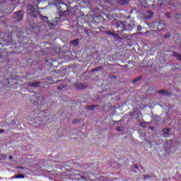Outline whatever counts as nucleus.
I'll use <instances>...</instances> for the list:
<instances>
[{
	"label": "nucleus",
	"mask_w": 181,
	"mask_h": 181,
	"mask_svg": "<svg viewBox=\"0 0 181 181\" xmlns=\"http://www.w3.org/2000/svg\"><path fill=\"white\" fill-rule=\"evenodd\" d=\"M23 177H25V175H18L16 176V179H23Z\"/></svg>",
	"instance_id": "nucleus-8"
},
{
	"label": "nucleus",
	"mask_w": 181,
	"mask_h": 181,
	"mask_svg": "<svg viewBox=\"0 0 181 181\" xmlns=\"http://www.w3.org/2000/svg\"><path fill=\"white\" fill-rule=\"evenodd\" d=\"M88 170L85 173H83V176H81V179L83 181H94V180L91 179V177H94L95 176V174L97 173V168H93V165L91 167H88Z\"/></svg>",
	"instance_id": "nucleus-1"
},
{
	"label": "nucleus",
	"mask_w": 181,
	"mask_h": 181,
	"mask_svg": "<svg viewBox=\"0 0 181 181\" xmlns=\"http://www.w3.org/2000/svg\"><path fill=\"white\" fill-rule=\"evenodd\" d=\"M17 169H23L22 167H16Z\"/></svg>",
	"instance_id": "nucleus-16"
},
{
	"label": "nucleus",
	"mask_w": 181,
	"mask_h": 181,
	"mask_svg": "<svg viewBox=\"0 0 181 181\" xmlns=\"http://www.w3.org/2000/svg\"><path fill=\"white\" fill-rule=\"evenodd\" d=\"M153 0H147V6H145V8H152L153 6Z\"/></svg>",
	"instance_id": "nucleus-3"
},
{
	"label": "nucleus",
	"mask_w": 181,
	"mask_h": 181,
	"mask_svg": "<svg viewBox=\"0 0 181 181\" xmlns=\"http://www.w3.org/2000/svg\"><path fill=\"white\" fill-rule=\"evenodd\" d=\"M166 17H167V18H170V13H167V14H166Z\"/></svg>",
	"instance_id": "nucleus-14"
},
{
	"label": "nucleus",
	"mask_w": 181,
	"mask_h": 181,
	"mask_svg": "<svg viewBox=\"0 0 181 181\" xmlns=\"http://www.w3.org/2000/svg\"><path fill=\"white\" fill-rule=\"evenodd\" d=\"M43 21H45L46 22H47V17H43Z\"/></svg>",
	"instance_id": "nucleus-13"
},
{
	"label": "nucleus",
	"mask_w": 181,
	"mask_h": 181,
	"mask_svg": "<svg viewBox=\"0 0 181 181\" xmlns=\"http://www.w3.org/2000/svg\"><path fill=\"white\" fill-rule=\"evenodd\" d=\"M141 78H142V76H140L139 78H136V79H134L133 81V83H136L137 81H139V80H141Z\"/></svg>",
	"instance_id": "nucleus-10"
},
{
	"label": "nucleus",
	"mask_w": 181,
	"mask_h": 181,
	"mask_svg": "<svg viewBox=\"0 0 181 181\" xmlns=\"http://www.w3.org/2000/svg\"><path fill=\"white\" fill-rule=\"evenodd\" d=\"M107 35H115V33H111V32H110V31L107 32Z\"/></svg>",
	"instance_id": "nucleus-11"
},
{
	"label": "nucleus",
	"mask_w": 181,
	"mask_h": 181,
	"mask_svg": "<svg viewBox=\"0 0 181 181\" xmlns=\"http://www.w3.org/2000/svg\"><path fill=\"white\" fill-rule=\"evenodd\" d=\"M159 1V2H160V0H158Z\"/></svg>",
	"instance_id": "nucleus-19"
},
{
	"label": "nucleus",
	"mask_w": 181,
	"mask_h": 181,
	"mask_svg": "<svg viewBox=\"0 0 181 181\" xmlns=\"http://www.w3.org/2000/svg\"><path fill=\"white\" fill-rule=\"evenodd\" d=\"M71 44L74 46H78V40H72L71 42Z\"/></svg>",
	"instance_id": "nucleus-5"
},
{
	"label": "nucleus",
	"mask_w": 181,
	"mask_h": 181,
	"mask_svg": "<svg viewBox=\"0 0 181 181\" xmlns=\"http://www.w3.org/2000/svg\"><path fill=\"white\" fill-rule=\"evenodd\" d=\"M160 94H163L164 95H166L167 93L166 90H161L158 92Z\"/></svg>",
	"instance_id": "nucleus-9"
},
{
	"label": "nucleus",
	"mask_w": 181,
	"mask_h": 181,
	"mask_svg": "<svg viewBox=\"0 0 181 181\" xmlns=\"http://www.w3.org/2000/svg\"><path fill=\"white\" fill-rule=\"evenodd\" d=\"M8 158H9V159H13V156H10Z\"/></svg>",
	"instance_id": "nucleus-15"
},
{
	"label": "nucleus",
	"mask_w": 181,
	"mask_h": 181,
	"mask_svg": "<svg viewBox=\"0 0 181 181\" xmlns=\"http://www.w3.org/2000/svg\"><path fill=\"white\" fill-rule=\"evenodd\" d=\"M96 70H97V71H99V70H98V69H97Z\"/></svg>",
	"instance_id": "nucleus-18"
},
{
	"label": "nucleus",
	"mask_w": 181,
	"mask_h": 181,
	"mask_svg": "<svg viewBox=\"0 0 181 181\" xmlns=\"http://www.w3.org/2000/svg\"><path fill=\"white\" fill-rule=\"evenodd\" d=\"M30 8L31 9L32 12H33V7H30Z\"/></svg>",
	"instance_id": "nucleus-17"
},
{
	"label": "nucleus",
	"mask_w": 181,
	"mask_h": 181,
	"mask_svg": "<svg viewBox=\"0 0 181 181\" xmlns=\"http://www.w3.org/2000/svg\"><path fill=\"white\" fill-rule=\"evenodd\" d=\"M23 18V11H21L17 12V13L16 14V19H17V21H22Z\"/></svg>",
	"instance_id": "nucleus-2"
},
{
	"label": "nucleus",
	"mask_w": 181,
	"mask_h": 181,
	"mask_svg": "<svg viewBox=\"0 0 181 181\" xmlns=\"http://www.w3.org/2000/svg\"><path fill=\"white\" fill-rule=\"evenodd\" d=\"M40 83L39 82H35L33 83H30V87H39L40 86Z\"/></svg>",
	"instance_id": "nucleus-4"
},
{
	"label": "nucleus",
	"mask_w": 181,
	"mask_h": 181,
	"mask_svg": "<svg viewBox=\"0 0 181 181\" xmlns=\"http://www.w3.org/2000/svg\"><path fill=\"white\" fill-rule=\"evenodd\" d=\"M169 132H170L169 129H165L163 130V133L165 134V135H169Z\"/></svg>",
	"instance_id": "nucleus-7"
},
{
	"label": "nucleus",
	"mask_w": 181,
	"mask_h": 181,
	"mask_svg": "<svg viewBox=\"0 0 181 181\" xmlns=\"http://www.w3.org/2000/svg\"><path fill=\"white\" fill-rule=\"evenodd\" d=\"M173 56H175V57H177L178 60L181 61V56L179 54H177V52H173Z\"/></svg>",
	"instance_id": "nucleus-6"
},
{
	"label": "nucleus",
	"mask_w": 181,
	"mask_h": 181,
	"mask_svg": "<svg viewBox=\"0 0 181 181\" xmlns=\"http://www.w3.org/2000/svg\"><path fill=\"white\" fill-rule=\"evenodd\" d=\"M4 132H5V130H4V129H0V134H4Z\"/></svg>",
	"instance_id": "nucleus-12"
}]
</instances>
